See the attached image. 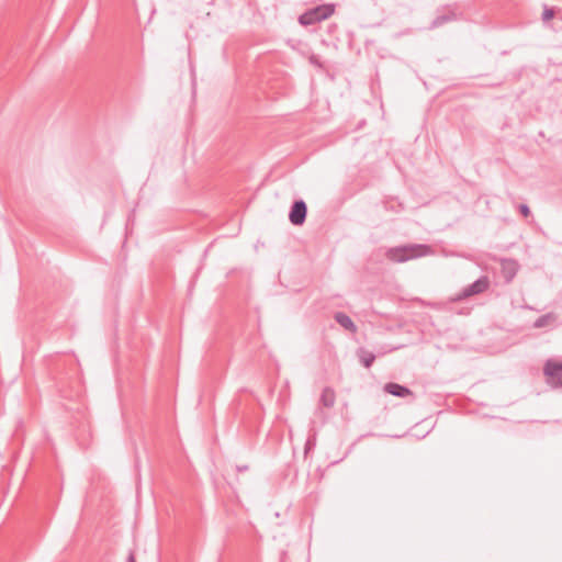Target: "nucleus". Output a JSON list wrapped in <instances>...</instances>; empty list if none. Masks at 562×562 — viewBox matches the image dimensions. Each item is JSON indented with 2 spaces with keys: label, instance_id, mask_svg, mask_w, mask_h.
<instances>
[{
  "label": "nucleus",
  "instance_id": "f03ea898",
  "mask_svg": "<svg viewBox=\"0 0 562 562\" xmlns=\"http://www.w3.org/2000/svg\"><path fill=\"white\" fill-rule=\"evenodd\" d=\"M334 11V4L323 3L301 14L299 16V23L303 26L314 25L331 16Z\"/></svg>",
  "mask_w": 562,
  "mask_h": 562
},
{
  "label": "nucleus",
  "instance_id": "6e6552de",
  "mask_svg": "<svg viewBox=\"0 0 562 562\" xmlns=\"http://www.w3.org/2000/svg\"><path fill=\"white\" fill-rule=\"evenodd\" d=\"M384 391L396 397H406L408 395H413V392L398 383L389 382L384 385Z\"/></svg>",
  "mask_w": 562,
  "mask_h": 562
},
{
  "label": "nucleus",
  "instance_id": "f8f14e48",
  "mask_svg": "<svg viewBox=\"0 0 562 562\" xmlns=\"http://www.w3.org/2000/svg\"><path fill=\"white\" fill-rule=\"evenodd\" d=\"M359 359H360V362L366 368H370L372 366V363L374 362V360H375V356L372 352H370V351H366L363 349H360L359 350Z\"/></svg>",
  "mask_w": 562,
  "mask_h": 562
},
{
  "label": "nucleus",
  "instance_id": "1a4fd4ad",
  "mask_svg": "<svg viewBox=\"0 0 562 562\" xmlns=\"http://www.w3.org/2000/svg\"><path fill=\"white\" fill-rule=\"evenodd\" d=\"M334 319L346 330L350 331L351 334L357 333L358 328L353 321L342 312H337L334 314Z\"/></svg>",
  "mask_w": 562,
  "mask_h": 562
},
{
  "label": "nucleus",
  "instance_id": "39448f33",
  "mask_svg": "<svg viewBox=\"0 0 562 562\" xmlns=\"http://www.w3.org/2000/svg\"><path fill=\"white\" fill-rule=\"evenodd\" d=\"M306 203L303 200H297L291 206L289 220L293 225H302L306 220Z\"/></svg>",
  "mask_w": 562,
  "mask_h": 562
},
{
  "label": "nucleus",
  "instance_id": "f3484780",
  "mask_svg": "<svg viewBox=\"0 0 562 562\" xmlns=\"http://www.w3.org/2000/svg\"><path fill=\"white\" fill-rule=\"evenodd\" d=\"M236 469H237L238 472L247 471L248 470V465H237Z\"/></svg>",
  "mask_w": 562,
  "mask_h": 562
},
{
  "label": "nucleus",
  "instance_id": "0eeeda50",
  "mask_svg": "<svg viewBox=\"0 0 562 562\" xmlns=\"http://www.w3.org/2000/svg\"><path fill=\"white\" fill-rule=\"evenodd\" d=\"M501 271L507 282H510L518 271V263L514 259H502Z\"/></svg>",
  "mask_w": 562,
  "mask_h": 562
},
{
  "label": "nucleus",
  "instance_id": "423d86ee",
  "mask_svg": "<svg viewBox=\"0 0 562 562\" xmlns=\"http://www.w3.org/2000/svg\"><path fill=\"white\" fill-rule=\"evenodd\" d=\"M458 19V14L451 7H445L442 12L438 14L430 23V29H436L443 25L447 22Z\"/></svg>",
  "mask_w": 562,
  "mask_h": 562
},
{
  "label": "nucleus",
  "instance_id": "20e7f679",
  "mask_svg": "<svg viewBox=\"0 0 562 562\" xmlns=\"http://www.w3.org/2000/svg\"><path fill=\"white\" fill-rule=\"evenodd\" d=\"M543 373L548 378L549 384L554 387H562V361L547 360Z\"/></svg>",
  "mask_w": 562,
  "mask_h": 562
},
{
  "label": "nucleus",
  "instance_id": "7ed1b4c3",
  "mask_svg": "<svg viewBox=\"0 0 562 562\" xmlns=\"http://www.w3.org/2000/svg\"><path fill=\"white\" fill-rule=\"evenodd\" d=\"M491 285V281L487 276L480 277L476 281H474L472 284L465 286L460 293H458L452 301L459 302L462 300H465L468 297H471L476 294L484 293L488 290Z\"/></svg>",
  "mask_w": 562,
  "mask_h": 562
},
{
  "label": "nucleus",
  "instance_id": "ddd939ff",
  "mask_svg": "<svg viewBox=\"0 0 562 562\" xmlns=\"http://www.w3.org/2000/svg\"><path fill=\"white\" fill-rule=\"evenodd\" d=\"M561 10L555 9L554 7H544V10L542 12V21L547 23L552 18L560 15Z\"/></svg>",
  "mask_w": 562,
  "mask_h": 562
},
{
  "label": "nucleus",
  "instance_id": "9b49d317",
  "mask_svg": "<svg viewBox=\"0 0 562 562\" xmlns=\"http://www.w3.org/2000/svg\"><path fill=\"white\" fill-rule=\"evenodd\" d=\"M557 321V315L553 313H547L540 317H538L535 323V328H542L549 325H552Z\"/></svg>",
  "mask_w": 562,
  "mask_h": 562
},
{
  "label": "nucleus",
  "instance_id": "dca6fc26",
  "mask_svg": "<svg viewBox=\"0 0 562 562\" xmlns=\"http://www.w3.org/2000/svg\"><path fill=\"white\" fill-rule=\"evenodd\" d=\"M126 562H136L134 552H130Z\"/></svg>",
  "mask_w": 562,
  "mask_h": 562
},
{
  "label": "nucleus",
  "instance_id": "f257e3e1",
  "mask_svg": "<svg viewBox=\"0 0 562 562\" xmlns=\"http://www.w3.org/2000/svg\"><path fill=\"white\" fill-rule=\"evenodd\" d=\"M431 248L423 244H409L389 248L385 257L392 262H406L412 259L425 257L431 254Z\"/></svg>",
  "mask_w": 562,
  "mask_h": 562
},
{
  "label": "nucleus",
  "instance_id": "2eb2a0df",
  "mask_svg": "<svg viewBox=\"0 0 562 562\" xmlns=\"http://www.w3.org/2000/svg\"><path fill=\"white\" fill-rule=\"evenodd\" d=\"M518 210L524 217H528L531 214V211L527 204H520Z\"/></svg>",
  "mask_w": 562,
  "mask_h": 562
},
{
  "label": "nucleus",
  "instance_id": "4468645a",
  "mask_svg": "<svg viewBox=\"0 0 562 562\" xmlns=\"http://www.w3.org/2000/svg\"><path fill=\"white\" fill-rule=\"evenodd\" d=\"M315 445H316V436L313 435V436L308 437V439L306 440V443L304 447V453L307 454L312 449H314Z\"/></svg>",
  "mask_w": 562,
  "mask_h": 562
},
{
  "label": "nucleus",
  "instance_id": "9d476101",
  "mask_svg": "<svg viewBox=\"0 0 562 562\" xmlns=\"http://www.w3.org/2000/svg\"><path fill=\"white\" fill-rule=\"evenodd\" d=\"M336 394L333 389L325 387L321 394L319 404L323 407L330 408L335 405Z\"/></svg>",
  "mask_w": 562,
  "mask_h": 562
}]
</instances>
